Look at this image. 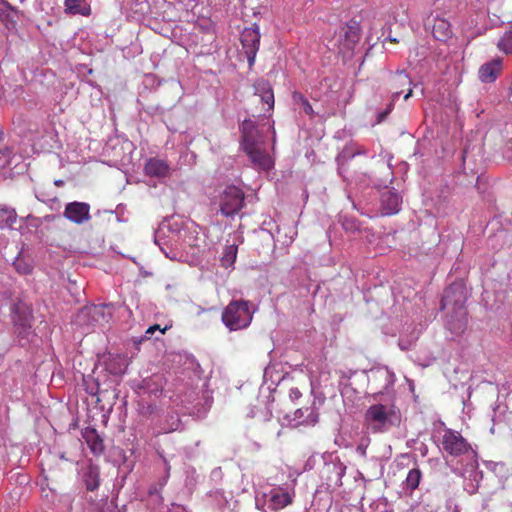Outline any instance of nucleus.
Segmentation results:
<instances>
[{
  "mask_svg": "<svg viewBox=\"0 0 512 512\" xmlns=\"http://www.w3.org/2000/svg\"><path fill=\"white\" fill-rule=\"evenodd\" d=\"M469 291L463 281H456L449 285L443 294L440 309L444 316L451 320H463L467 317L466 303Z\"/></svg>",
  "mask_w": 512,
  "mask_h": 512,
  "instance_id": "1",
  "label": "nucleus"
},
{
  "mask_svg": "<svg viewBox=\"0 0 512 512\" xmlns=\"http://www.w3.org/2000/svg\"><path fill=\"white\" fill-rule=\"evenodd\" d=\"M364 418L374 432H381L399 424L401 415L394 404H374L366 410Z\"/></svg>",
  "mask_w": 512,
  "mask_h": 512,
  "instance_id": "2",
  "label": "nucleus"
},
{
  "mask_svg": "<svg viewBox=\"0 0 512 512\" xmlns=\"http://www.w3.org/2000/svg\"><path fill=\"white\" fill-rule=\"evenodd\" d=\"M219 212L230 217L237 214L244 205L243 191L232 185L227 186L218 196Z\"/></svg>",
  "mask_w": 512,
  "mask_h": 512,
  "instance_id": "3",
  "label": "nucleus"
},
{
  "mask_svg": "<svg viewBox=\"0 0 512 512\" xmlns=\"http://www.w3.org/2000/svg\"><path fill=\"white\" fill-rule=\"evenodd\" d=\"M442 449L447 454L459 457L467 454L472 447L460 432L446 428L441 440Z\"/></svg>",
  "mask_w": 512,
  "mask_h": 512,
  "instance_id": "4",
  "label": "nucleus"
},
{
  "mask_svg": "<svg viewBox=\"0 0 512 512\" xmlns=\"http://www.w3.org/2000/svg\"><path fill=\"white\" fill-rule=\"evenodd\" d=\"M257 306L247 300L231 301L222 314V320H252Z\"/></svg>",
  "mask_w": 512,
  "mask_h": 512,
  "instance_id": "5",
  "label": "nucleus"
},
{
  "mask_svg": "<svg viewBox=\"0 0 512 512\" xmlns=\"http://www.w3.org/2000/svg\"><path fill=\"white\" fill-rule=\"evenodd\" d=\"M247 154L252 166L257 170L268 171L274 166L271 156L260 146V142L256 141L241 146Z\"/></svg>",
  "mask_w": 512,
  "mask_h": 512,
  "instance_id": "6",
  "label": "nucleus"
},
{
  "mask_svg": "<svg viewBox=\"0 0 512 512\" xmlns=\"http://www.w3.org/2000/svg\"><path fill=\"white\" fill-rule=\"evenodd\" d=\"M242 50L244 51L249 66L251 67L255 62L256 54L260 45V32L256 25L253 27L245 28L240 36Z\"/></svg>",
  "mask_w": 512,
  "mask_h": 512,
  "instance_id": "7",
  "label": "nucleus"
},
{
  "mask_svg": "<svg viewBox=\"0 0 512 512\" xmlns=\"http://www.w3.org/2000/svg\"><path fill=\"white\" fill-rule=\"evenodd\" d=\"M319 422V411L316 401L313 399L310 405L303 406L294 411L289 423L294 426L313 427Z\"/></svg>",
  "mask_w": 512,
  "mask_h": 512,
  "instance_id": "8",
  "label": "nucleus"
},
{
  "mask_svg": "<svg viewBox=\"0 0 512 512\" xmlns=\"http://www.w3.org/2000/svg\"><path fill=\"white\" fill-rule=\"evenodd\" d=\"M64 217L69 221L81 225L90 220V205L85 202H70L66 204Z\"/></svg>",
  "mask_w": 512,
  "mask_h": 512,
  "instance_id": "9",
  "label": "nucleus"
},
{
  "mask_svg": "<svg viewBox=\"0 0 512 512\" xmlns=\"http://www.w3.org/2000/svg\"><path fill=\"white\" fill-rule=\"evenodd\" d=\"M115 307L112 304L87 305L80 309L78 317L83 320H99L100 318H113Z\"/></svg>",
  "mask_w": 512,
  "mask_h": 512,
  "instance_id": "10",
  "label": "nucleus"
},
{
  "mask_svg": "<svg viewBox=\"0 0 512 512\" xmlns=\"http://www.w3.org/2000/svg\"><path fill=\"white\" fill-rule=\"evenodd\" d=\"M402 204L401 195L395 190H385L381 194V206L385 215L396 214L400 211Z\"/></svg>",
  "mask_w": 512,
  "mask_h": 512,
  "instance_id": "11",
  "label": "nucleus"
},
{
  "mask_svg": "<svg viewBox=\"0 0 512 512\" xmlns=\"http://www.w3.org/2000/svg\"><path fill=\"white\" fill-rule=\"evenodd\" d=\"M502 69V59L497 57L489 62L484 63L480 66L478 75L479 79L483 83L494 82Z\"/></svg>",
  "mask_w": 512,
  "mask_h": 512,
  "instance_id": "12",
  "label": "nucleus"
},
{
  "mask_svg": "<svg viewBox=\"0 0 512 512\" xmlns=\"http://www.w3.org/2000/svg\"><path fill=\"white\" fill-rule=\"evenodd\" d=\"M253 87L254 94L259 96L261 102L267 105V110H272L274 107V93L269 81L258 79Z\"/></svg>",
  "mask_w": 512,
  "mask_h": 512,
  "instance_id": "13",
  "label": "nucleus"
},
{
  "mask_svg": "<svg viewBox=\"0 0 512 512\" xmlns=\"http://www.w3.org/2000/svg\"><path fill=\"white\" fill-rule=\"evenodd\" d=\"M82 437L93 454L100 455L104 452L105 446L103 439L98 434L95 428H84L82 430Z\"/></svg>",
  "mask_w": 512,
  "mask_h": 512,
  "instance_id": "14",
  "label": "nucleus"
},
{
  "mask_svg": "<svg viewBox=\"0 0 512 512\" xmlns=\"http://www.w3.org/2000/svg\"><path fill=\"white\" fill-rule=\"evenodd\" d=\"M433 37L441 42H446L453 35L451 24L444 18L435 17L431 24Z\"/></svg>",
  "mask_w": 512,
  "mask_h": 512,
  "instance_id": "15",
  "label": "nucleus"
},
{
  "mask_svg": "<svg viewBox=\"0 0 512 512\" xmlns=\"http://www.w3.org/2000/svg\"><path fill=\"white\" fill-rule=\"evenodd\" d=\"M105 369L112 375H122L128 366L126 356L121 354H109L104 361Z\"/></svg>",
  "mask_w": 512,
  "mask_h": 512,
  "instance_id": "16",
  "label": "nucleus"
},
{
  "mask_svg": "<svg viewBox=\"0 0 512 512\" xmlns=\"http://www.w3.org/2000/svg\"><path fill=\"white\" fill-rule=\"evenodd\" d=\"M146 175L150 177H166L169 175V165L166 161L158 158H150L144 167Z\"/></svg>",
  "mask_w": 512,
  "mask_h": 512,
  "instance_id": "17",
  "label": "nucleus"
},
{
  "mask_svg": "<svg viewBox=\"0 0 512 512\" xmlns=\"http://www.w3.org/2000/svg\"><path fill=\"white\" fill-rule=\"evenodd\" d=\"M240 129L242 133L241 146L259 141L258 130L256 124L252 120H244Z\"/></svg>",
  "mask_w": 512,
  "mask_h": 512,
  "instance_id": "18",
  "label": "nucleus"
},
{
  "mask_svg": "<svg viewBox=\"0 0 512 512\" xmlns=\"http://www.w3.org/2000/svg\"><path fill=\"white\" fill-rule=\"evenodd\" d=\"M270 507L273 510H280L293 502V495L287 491L273 492L270 496Z\"/></svg>",
  "mask_w": 512,
  "mask_h": 512,
  "instance_id": "19",
  "label": "nucleus"
},
{
  "mask_svg": "<svg viewBox=\"0 0 512 512\" xmlns=\"http://www.w3.org/2000/svg\"><path fill=\"white\" fill-rule=\"evenodd\" d=\"M17 221L16 210L8 205H0V229L12 228Z\"/></svg>",
  "mask_w": 512,
  "mask_h": 512,
  "instance_id": "20",
  "label": "nucleus"
},
{
  "mask_svg": "<svg viewBox=\"0 0 512 512\" xmlns=\"http://www.w3.org/2000/svg\"><path fill=\"white\" fill-rule=\"evenodd\" d=\"M64 7L67 14L83 16L90 14V7L86 5L85 0H65Z\"/></svg>",
  "mask_w": 512,
  "mask_h": 512,
  "instance_id": "21",
  "label": "nucleus"
},
{
  "mask_svg": "<svg viewBox=\"0 0 512 512\" xmlns=\"http://www.w3.org/2000/svg\"><path fill=\"white\" fill-rule=\"evenodd\" d=\"M343 36L347 48H352L360 39V27L357 22H352L343 27Z\"/></svg>",
  "mask_w": 512,
  "mask_h": 512,
  "instance_id": "22",
  "label": "nucleus"
},
{
  "mask_svg": "<svg viewBox=\"0 0 512 512\" xmlns=\"http://www.w3.org/2000/svg\"><path fill=\"white\" fill-rule=\"evenodd\" d=\"M390 82H391V87L393 89H398L400 87L411 84V80L404 70L397 71V72L391 74ZM400 93H401V91H398V90L394 91L393 92V100L396 97H398L400 95Z\"/></svg>",
  "mask_w": 512,
  "mask_h": 512,
  "instance_id": "23",
  "label": "nucleus"
},
{
  "mask_svg": "<svg viewBox=\"0 0 512 512\" xmlns=\"http://www.w3.org/2000/svg\"><path fill=\"white\" fill-rule=\"evenodd\" d=\"M99 468L94 465H90L84 473V482L87 490L94 491L99 487Z\"/></svg>",
  "mask_w": 512,
  "mask_h": 512,
  "instance_id": "24",
  "label": "nucleus"
},
{
  "mask_svg": "<svg viewBox=\"0 0 512 512\" xmlns=\"http://www.w3.org/2000/svg\"><path fill=\"white\" fill-rule=\"evenodd\" d=\"M238 247L235 244L226 245L220 258L221 266L224 268L233 267L237 258Z\"/></svg>",
  "mask_w": 512,
  "mask_h": 512,
  "instance_id": "25",
  "label": "nucleus"
},
{
  "mask_svg": "<svg viewBox=\"0 0 512 512\" xmlns=\"http://www.w3.org/2000/svg\"><path fill=\"white\" fill-rule=\"evenodd\" d=\"M292 100L295 105H297L300 109L303 110L305 114L310 117L315 116V112L313 110L312 105L308 101V99L300 92H293Z\"/></svg>",
  "mask_w": 512,
  "mask_h": 512,
  "instance_id": "26",
  "label": "nucleus"
},
{
  "mask_svg": "<svg viewBox=\"0 0 512 512\" xmlns=\"http://www.w3.org/2000/svg\"><path fill=\"white\" fill-rule=\"evenodd\" d=\"M421 477H422V473L419 468L411 469L408 472V475L405 480L406 489H409L410 491H414L416 488H418Z\"/></svg>",
  "mask_w": 512,
  "mask_h": 512,
  "instance_id": "27",
  "label": "nucleus"
},
{
  "mask_svg": "<svg viewBox=\"0 0 512 512\" xmlns=\"http://www.w3.org/2000/svg\"><path fill=\"white\" fill-rule=\"evenodd\" d=\"M446 329L449 331L450 336L447 338L454 340L461 336L467 329L466 322H446Z\"/></svg>",
  "mask_w": 512,
  "mask_h": 512,
  "instance_id": "28",
  "label": "nucleus"
},
{
  "mask_svg": "<svg viewBox=\"0 0 512 512\" xmlns=\"http://www.w3.org/2000/svg\"><path fill=\"white\" fill-rule=\"evenodd\" d=\"M13 266L15 270L22 275L30 274L33 270V266L30 261L24 259L21 254H19L13 262Z\"/></svg>",
  "mask_w": 512,
  "mask_h": 512,
  "instance_id": "29",
  "label": "nucleus"
},
{
  "mask_svg": "<svg viewBox=\"0 0 512 512\" xmlns=\"http://www.w3.org/2000/svg\"><path fill=\"white\" fill-rule=\"evenodd\" d=\"M340 222L346 232L355 233L360 231V223L354 217L342 216Z\"/></svg>",
  "mask_w": 512,
  "mask_h": 512,
  "instance_id": "30",
  "label": "nucleus"
},
{
  "mask_svg": "<svg viewBox=\"0 0 512 512\" xmlns=\"http://www.w3.org/2000/svg\"><path fill=\"white\" fill-rule=\"evenodd\" d=\"M498 48L506 54H512V31H506L499 39Z\"/></svg>",
  "mask_w": 512,
  "mask_h": 512,
  "instance_id": "31",
  "label": "nucleus"
},
{
  "mask_svg": "<svg viewBox=\"0 0 512 512\" xmlns=\"http://www.w3.org/2000/svg\"><path fill=\"white\" fill-rule=\"evenodd\" d=\"M365 153H366L365 150L352 151L350 149V147H346L343 150L340 157L345 158V159H351V158L355 157L356 155L365 154Z\"/></svg>",
  "mask_w": 512,
  "mask_h": 512,
  "instance_id": "32",
  "label": "nucleus"
},
{
  "mask_svg": "<svg viewBox=\"0 0 512 512\" xmlns=\"http://www.w3.org/2000/svg\"><path fill=\"white\" fill-rule=\"evenodd\" d=\"M503 155L507 160L512 161V138L506 142L503 148Z\"/></svg>",
  "mask_w": 512,
  "mask_h": 512,
  "instance_id": "33",
  "label": "nucleus"
},
{
  "mask_svg": "<svg viewBox=\"0 0 512 512\" xmlns=\"http://www.w3.org/2000/svg\"><path fill=\"white\" fill-rule=\"evenodd\" d=\"M168 328H169V326H165L164 328H160V326L158 324H155L153 326H150L146 330L145 337L146 338H150V335H152L156 330H158L160 333L163 334Z\"/></svg>",
  "mask_w": 512,
  "mask_h": 512,
  "instance_id": "34",
  "label": "nucleus"
},
{
  "mask_svg": "<svg viewBox=\"0 0 512 512\" xmlns=\"http://www.w3.org/2000/svg\"><path fill=\"white\" fill-rule=\"evenodd\" d=\"M302 397L301 391L297 387H292L289 390V398L291 401H297Z\"/></svg>",
  "mask_w": 512,
  "mask_h": 512,
  "instance_id": "35",
  "label": "nucleus"
},
{
  "mask_svg": "<svg viewBox=\"0 0 512 512\" xmlns=\"http://www.w3.org/2000/svg\"><path fill=\"white\" fill-rule=\"evenodd\" d=\"M225 323L229 330H236L238 328H246L250 324V322H244L243 325H239L240 322H232V321L225 322Z\"/></svg>",
  "mask_w": 512,
  "mask_h": 512,
  "instance_id": "36",
  "label": "nucleus"
},
{
  "mask_svg": "<svg viewBox=\"0 0 512 512\" xmlns=\"http://www.w3.org/2000/svg\"><path fill=\"white\" fill-rule=\"evenodd\" d=\"M392 107H393V104H392V103H390V104H389V106H388V108H387L386 110H384L383 112H380V113L378 114V117H377V123L382 122V121L386 118V116L391 112Z\"/></svg>",
  "mask_w": 512,
  "mask_h": 512,
  "instance_id": "37",
  "label": "nucleus"
},
{
  "mask_svg": "<svg viewBox=\"0 0 512 512\" xmlns=\"http://www.w3.org/2000/svg\"><path fill=\"white\" fill-rule=\"evenodd\" d=\"M0 153L6 158L4 164H9L12 151L8 147H6L3 149H0Z\"/></svg>",
  "mask_w": 512,
  "mask_h": 512,
  "instance_id": "38",
  "label": "nucleus"
},
{
  "mask_svg": "<svg viewBox=\"0 0 512 512\" xmlns=\"http://www.w3.org/2000/svg\"><path fill=\"white\" fill-rule=\"evenodd\" d=\"M161 232H162V230H160V231H158V232L156 233V236H155V243L160 247V249L165 253V255H166L167 257L171 258V257H170V255H169V254L165 251V249L162 247L161 237H160Z\"/></svg>",
  "mask_w": 512,
  "mask_h": 512,
  "instance_id": "39",
  "label": "nucleus"
},
{
  "mask_svg": "<svg viewBox=\"0 0 512 512\" xmlns=\"http://www.w3.org/2000/svg\"><path fill=\"white\" fill-rule=\"evenodd\" d=\"M86 391L90 395H93V396L97 395L98 391H99L98 384L88 385L87 388H86Z\"/></svg>",
  "mask_w": 512,
  "mask_h": 512,
  "instance_id": "40",
  "label": "nucleus"
},
{
  "mask_svg": "<svg viewBox=\"0 0 512 512\" xmlns=\"http://www.w3.org/2000/svg\"><path fill=\"white\" fill-rule=\"evenodd\" d=\"M54 184L57 186V187H61L64 185V181L61 180V179H58V180H55L54 181Z\"/></svg>",
  "mask_w": 512,
  "mask_h": 512,
  "instance_id": "41",
  "label": "nucleus"
},
{
  "mask_svg": "<svg viewBox=\"0 0 512 512\" xmlns=\"http://www.w3.org/2000/svg\"><path fill=\"white\" fill-rule=\"evenodd\" d=\"M411 96H412V89H411V88H409V89H408V92H407V93L405 94V96H404V99H406V100H407V99H408V98H410Z\"/></svg>",
  "mask_w": 512,
  "mask_h": 512,
  "instance_id": "42",
  "label": "nucleus"
},
{
  "mask_svg": "<svg viewBox=\"0 0 512 512\" xmlns=\"http://www.w3.org/2000/svg\"><path fill=\"white\" fill-rule=\"evenodd\" d=\"M166 289H172V286H171L170 284H168V285L166 286Z\"/></svg>",
  "mask_w": 512,
  "mask_h": 512,
  "instance_id": "43",
  "label": "nucleus"
},
{
  "mask_svg": "<svg viewBox=\"0 0 512 512\" xmlns=\"http://www.w3.org/2000/svg\"><path fill=\"white\" fill-rule=\"evenodd\" d=\"M23 305L22 303H20L19 305L16 306V309L19 310L20 309V306Z\"/></svg>",
  "mask_w": 512,
  "mask_h": 512,
  "instance_id": "44",
  "label": "nucleus"
}]
</instances>
